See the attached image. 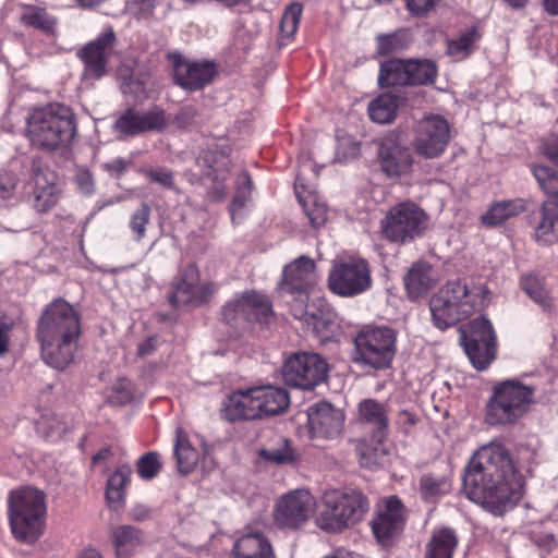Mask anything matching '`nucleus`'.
Returning <instances> with one entry per match:
<instances>
[{
    "mask_svg": "<svg viewBox=\"0 0 558 558\" xmlns=\"http://www.w3.org/2000/svg\"><path fill=\"white\" fill-rule=\"evenodd\" d=\"M253 191V180L247 171H243L238 180L236 190L229 205V213L232 221L235 214L248 202Z\"/></svg>",
    "mask_w": 558,
    "mask_h": 558,
    "instance_id": "obj_43",
    "label": "nucleus"
},
{
    "mask_svg": "<svg viewBox=\"0 0 558 558\" xmlns=\"http://www.w3.org/2000/svg\"><path fill=\"white\" fill-rule=\"evenodd\" d=\"M300 204L302 205L304 213L306 214L310 223L314 228L322 227L327 220V208L324 204L317 203L314 198L305 201L299 197Z\"/></svg>",
    "mask_w": 558,
    "mask_h": 558,
    "instance_id": "obj_48",
    "label": "nucleus"
},
{
    "mask_svg": "<svg viewBox=\"0 0 558 558\" xmlns=\"http://www.w3.org/2000/svg\"><path fill=\"white\" fill-rule=\"evenodd\" d=\"M112 457H113L112 447L106 446V447L101 448L96 454L93 456L92 463L94 465H96L100 462H106V461L110 460Z\"/></svg>",
    "mask_w": 558,
    "mask_h": 558,
    "instance_id": "obj_62",
    "label": "nucleus"
},
{
    "mask_svg": "<svg viewBox=\"0 0 558 558\" xmlns=\"http://www.w3.org/2000/svg\"><path fill=\"white\" fill-rule=\"evenodd\" d=\"M162 463L156 451H149L140 457L136 462L137 475L144 481L155 478L161 471Z\"/></svg>",
    "mask_w": 558,
    "mask_h": 558,
    "instance_id": "obj_45",
    "label": "nucleus"
},
{
    "mask_svg": "<svg viewBox=\"0 0 558 558\" xmlns=\"http://www.w3.org/2000/svg\"><path fill=\"white\" fill-rule=\"evenodd\" d=\"M398 423L404 428L405 432H409L410 428L414 427L416 424L415 412L409 410H401L398 413Z\"/></svg>",
    "mask_w": 558,
    "mask_h": 558,
    "instance_id": "obj_61",
    "label": "nucleus"
},
{
    "mask_svg": "<svg viewBox=\"0 0 558 558\" xmlns=\"http://www.w3.org/2000/svg\"><path fill=\"white\" fill-rule=\"evenodd\" d=\"M407 101L408 97L404 92L397 89L383 92L368 102V118L377 124H390L397 119L399 109Z\"/></svg>",
    "mask_w": 558,
    "mask_h": 558,
    "instance_id": "obj_27",
    "label": "nucleus"
},
{
    "mask_svg": "<svg viewBox=\"0 0 558 558\" xmlns=\"http://www.w3.org/2000/svg\"><path fill=\"white\" fill-rule=\"evenodd\" d=\"M148 515L149 509L145 506H135L130 512V518L137 522L144 521Z\"/></svg>",
    "mask_w": 558,
    "mask_h": 558,
    "instance_id": "obj_64",
    "label": "nucleus"
},
{
    "mask_svg": "<svg viewBox=\"0 0 558 558\" xmlns=\"http://www.w3.org/2000/svg\"><path fill=\"white\" fill-rule=\"evenodd\" d=\"M448 122L439 116H430L421 121V156H440L449 143Z\"/></svg>",
    "mask_w": 558,
    "mask_h": 558,
    "instance_id": "obj_25",
    "label": "nucleus"
},
{
    "mask_svg": "<svg viewBox=\"0 0 558 558\" xmlns=\"http://www.w3.org/2000/svg\"><path fill=\"white\" fill-rule=\"evenodd\" d=\"M356 452L361 466L374 470L385 465L389 460V446L387 434L379 437L369 434L356 441Z\"/></svg>",
    "mask_w": 558,
    "mask_h": 558,
    "instance_id": "obj_29",
    "label": "nucleus"
},
{
    "mask_svg": "<svg viewBox=\"0 0 558 558\" xmlns=\"http://www.w3.org/2000/svg\"><path fill=\"white\" fill-rule=\"evenodd\" d=\"M33 208L40 214H46L57 206L61 192L56 182L54 172L44 163L41 158L32 160Z\"/></svg>",
    "mask_w": 558,
    "mask_h": 558,
    "instance_id": "obj_22",
    "label": "nucleus"
},
{
    "mask_svg": "<svg viewBox=\"0 0 558 558\" xmlns=\"http://www.w3.org/2000/svg\"><path fill=\"white\" fill-rule=\"evenodd\" d=\"M520 284L524 292L544 311L551 312L554 310V299L542 278L534 274H526L522 276Z\"/></svg>",
    "mask_w": 558,
    "mask_h": 558,
    "instance_id": "obj_41",
    "label": "nucleus"
},
{
    "mask_svg": "<svg viewBox=\"0 0 558 558\" xmlns=\"http://www.w3.org/2000/svg\"><path fill=\"white\" fill-rule=\"evenodd\" d=\"M259 456L277 465L294 463L298 460L295 450L287 438H282L277 447L262 449Z\"/></svg>",
    "mask_w": 558,
    "mask_h": 558,
    "instance_id": "obj_42",
    "label": "nucleus"
},
{
    "mask_svg": "<svg viewBox=\"0 0 558 558\" xmlns=\"http://www.w3.org/2000/svg\"><path fill=\"white\" fill-rule=\"evenodd\" d=\"M539 151L547 159L558 165V135L550 134L543 138L539 144Z\"/></svg>",
    "mask_w": 558,
    "mask_h": 558,
    "instance_id": "obj_55",
    "label": "nucleus"
},
{
    "mask_svg": "<svg viewBox=\"0 0 558 558\" xmlns=\"http://www.w3.org/2000/svg\"><path fill=\"white\" fill-rule=\"evenodd\" d=\"M46 513L47 504L44 492L24 486L9 493V523L17 542L28 545L36 543L44 533Z\"/></svg>",
    "mask_w": 558,
    "mask_h": 558,
    "instance_id": "obj_6",
    "label": "nucleus"
},
{
    "mask_svg": "<svg viewBox=\"0 0 558 558\" xmlns=\"http://www.w3.org/2000/svg\"><path fill=\"white\" fill-rule=\"evenodd\" d=\"M172 64L173 82L187 92H197L209 85L217 75L216 63L211 60L192 61L180 52L168 56Z\"/></svg>",
    "mask_w": 558,
    "mask_h": 558,
    "instance_id": "obj_17",
    "label": "nucleus"
},
{
    "mask_svg": "<svg viewBox=\"0 0 558 558\" xmlns=\"http://www.w3.org/2000/svg\"><path fill=\"white\" fill-rule=\"evenodd\" d=\"M131 477L132 468L130 464H121L110 474L106 485V499L110 507L124 504Z\"/></svg>",
    "mask_w": 558,
    "mask_h": 558,
    "instance_id": "obj_36",
    "label": "nucleus"
},
{
    "mask_svg": "<svg viewBox=\"0 0 558 558\" xmlns=\"http://www.w3.org/2000/svg\"><path fill=\"white\" fill-rule=\"evenodd\" d=\"M197 116V111L192 106L183 107L175 116V122L180 128L191 125Z\"/></svg>",
    "mask_w": 558,
    "mask_h": 558,
    "instance_id": "obj_59",
    "label": "nucleus"
},
{
    "mask_svg": "<svg viewBox=\"0 0 558 558\" xmlns=\"http://www.w3.org/2000/svg\"><path fill=\"white\" fill-rule=\"evenodd\" d=\"M376 53L388 57L408 49L414 41L409 28H399L392 33L378 34L376 36Z\"/></svg>",
    "mask_w": 558,
    "mask_h": 558,
    "instance_id": "obj_38",
    "label": "nucleus"
},
{
    "mask_svg": "<svg viewBox=\"0 0 558 558\" xmlns=\"http://www.w3.org/2000/svg\"><path fill=\"white\" fill-rule=\"evenodd\" d=\"M76 134V121L70 109L56 104L35 108L27 118L26 137L32 146L54 151L71 145Z\"/></svg>",
    "mask_w": 558,
    "mask_h": 558,
    "instance_id": "obj_5",
    "label": "nucleus"
},
{
    "mask_svg": "<svg viewBox=\"0 0 558 558\" xmlns=\"http://www.w3.org/2000/svg\"><path fill=\"white\" fill-rule=\"evenodd\" d=\"M368 509V499L362 493L328 490L322 499L317 525L326 532H342L359 523Z\"/></svg>",
    "mask_w": 558,
    "mask_h": 558,
    "instance_id": "obj_7",
    "label": "nucleus"
},
{
    "mask_svg": "<svg viewBox=\"0 0 558 558\" xmlns=\"http://www.w3.org/2000/svg\"><path fill=\"white\" fill-rule=\"evenodd\" d=\"M228 558H277L269 538L263 533H247L239 537Z\"/></svg>",
    "mask_w": 558,
    "mask_h": 558,
    "instance_id": "obj_30",
    "label": "nucleus"
},
{
    "mask_svg": "<svg viewBox=\"0 0 558 558\" xmlns=\"http://www.w3.org/2000/svg\"><path fill=\"white\" fill-rule=\"evenodd\" d=\"M112 401L123 405L133 401L135 397V386L126 378H120L113 387Z\"/></svg>",
    "mask_w": 558,
    "mask_h": 558,
    "instance_id": "obj_51",
    "label": "nucleus"
},
{
    "mask_svg": "<svg viewBox=\"0 0 558 558\" xmlns=\"http://www.w3.org/2000/svg\"><path fill=\"white\" fill-rule=\"evenodd\" d=\"M377 83L380 88L416 85L418 83V59L392 58L381 62Z\"/></svg>",
    "mask_w": 558,
    "mask_h": 558,
    "instance_id": "obj_24",
    "label": "nucleus"
},
{
    "mask_svg": "<svg viewBox=\"0 0 558 558\" xmlns=\"http://www.w3.org/2000/svg\"><path fill=\"white\" fill-rule=\"evenodd\" d=\"M231 160L228 154L219 147L203 149L196 158V166L199 168L203 177L214 174L230 173Z\"/></svg>",
    "mask_w": 558,
    "mask_h": 558,
    "instance_id": "obj_37",
    "label": "nucleus"
},
{
    "mask_svg": "<svg viewBox=\"0 0 558 558\" xmlns=\"http://www.w3.org/2000/svg\"><path fill=\"white\" fill-rule=\"evenodd\" d=\"M303 7L301 3H290L283 11L280 21L281 36L287 39H292L299 28Z\"/></svg>",
    "mask_w": 558,
    "mask_h": 558,
    "instance_id": "obj_44",
    "label": "nucleus"
},
{
    "mask_svg": "<svg viewBox=\"0 0 558 558\" xmlns=\"http://www.w3.org/2000/svg\"><path fill=\"white\" fill-rule=\"evenodd\" d=\"M525 210L523 199H510L495 203L480 218L485 227L493 228L504 223L507 219L515 217Z\"/></svg>",
    "mask_w": 558,
    "mask_h": 558,
    "instance_id": "obj_35",
    "label": "nucleus"
},
{
    "mask_svg": "<svg viewBox=\"0 0 558 558\" xmlns=\"http://www.w3.org/2000/svg\"><path fill=\"white\" fill-rule=\"evenodd\" d=\"M534 239L541 245H550L558 241V205L545 201L539 210V219L534 227Z\"/></svg>",
    "mask_w": 558,
    "mask_h": 558,
    "instance_id": "obj_34",
    "label": "nucleus"
},
{
    "mask_svg": "<svg viewBox=\"0 0 558 558\" xmlns=\"http://www.w3.org/2000/svg\"><path fill=\"white\" fill-rule=\"evenodd\" d=\"M354 362L375 369L390 366L396 353V333L389 327L362 329L354 338Z\"/></svg>",
    "mask_w": 558,
    "mask_h": 558,
    "instance_id": "obj_10",
    "label": "nucleus"
},
{
    "mask_svg": "<svg viewBox=\"0 0 558 558\" xmlns=\"http://www.w3.org/2000/svg\"><path fill=\"white\" fill-rule=\"evenodd\" d=\"M21 25L33 28L41 34L54 37L58 33V17L51 14L47 8L35 4L21 3Z\"/></svg>",
    "mask_w": 558,
    "mask_h": 558,
    "instance_id": "obj_32",
    "label": "nucleus"
},
{
    "mask_svg": "<svg viewBox=\"0 0 558 558\" xmlns=\"http://www.w3.org/2000/svg\"><path fill=\"white\" fill-rule=\"evenodd\" d=\"M114 43L116 35L110 29L78 48L76 57L84 65L83 80H100L108 74V65L112 57Z\"/></svg>",
    "mask_w": 558,
    "mask_h": 558,
    "instance_id": "obj_19",
    "label": "nucleus"
},
{
    "mask_svg": "<svg viewBox=\"0 0 558 558\" xmlns=\"http://www.w3.org/2000/svg\"><path fill=\"white\" fill-rule=\"evenodd\" d=\"M344 144H348V155L345 153H343V158H348V157H351V158H354L356 157L359 154H360V144L352 141V140H347V141H342L340 143V146H339V149H338V153L337 155L340 157V154H341V147L344 145Z\"/></svg>",
    "mask_w": 558,
    "mask_h": 558,
    "instance_id": "obj_63",
    "label": "nucleus"
},
{
    "mask_svg": "<svg viewBox=\"0 0 558 558\" xmlns=\"http://www.w3.org/2000/svg\"><path fill=\"white\" fill-rule=\"evenodd\" d=\"M146 177L161 186L173 190L174 189V179L173 172L169 169L165 168H150L146 170Z\"/></svg>",
    "mask_w": 558,
    "mask_h": 558,
    "instance_id": "obj_54",
    "label": "nucleus"
},
{
    "mask_svg": "<svg viewBox=\"0 0 558 558\" xmlns=\"http://www.w3.org/2000/svg\"><path fill=\"white\" fill-rule=\"evenodd\" d=\"M222 317L229 325H236L240 320L269 324L275 319V312L266 294L250 290L229 301L222 308Z\"/></svg>",
    "mask_w": 558,
    "mask_h": 558,
    "instance_id": "obj_15",
    "label": "nucleus"
},
{
    "mask_svg": "<svg viewBox=\"0 0 558 558\" xmlns=\"http://www.w3.org/2000/svg\"><path fill=\"white\" fill-rule=\"evenodd\" d=\"M534 396V386L518 379L496 384L486 405L487 421L495 425L514 423L529 411Z\"/></svg>",
    "mask_w": 558,
    "mask_h": 558,
    "instance_id": "obj_8",
    "label": "nucleus"
},
{
    "mask_svg": "<svg viewBox=\"0 0 558 558\" xmlns=\"http://www.w3.org/2000/svg\"><path fill=\"white\" fill-rule=\"evenodd\" d=\"M174 457L182 474L191 473L198 462V451L191 445L186 433L179 427L175 432Z\"/></svg>",
    "mask_w": 558,
    "mask_h": 558,
    "instance_id": "obj_40",
    "label": "nucleus"
},
{
    "mask_svg": "<svg viewBox=\"0 0 558 558\" xmlns=\"http://www.w3.org/2000/svg\"><path fill=\"white\" fill-rule=\"evenodd\" d=\"M327 373L326 360L316 353H294L282 366L286 384L301 389H314L327 378Z\"/></svg>",
    "mask_w": 558,
    "mask_h": 558,
    "instance_id": "obj_14",
    "label": "nucleus"
},
{
    "mask_svg": "<svg viewBox=\"0 0 558 558\" xmlns=\"http://www.w3.org/2000/svg\"><path fill=\"white\" fill-rule=\"evenodd\" d=\"M159 347V337L149 336L137 345V356L145 357L156 352Z\"/></svg>",
    "mask_w": 558,
    "mask_h": 558,
    "instance_id": "obj_58",
    "label": "nucleus"
},
{
    "mask_svg": "<svg viewBox=\"0 0 558 558\" xmlns=\"http://www.w3.org/2000/svg\"><path fill=\"white\" fill-rule=\"evenodd\" d=\"M380 228L383 236L390 242L414 240L418 232V207L412 202L396 205L381 220Z\"/></svg>",
    "mask_w": 558,
    "mask_h": 558,
    "instance_id": "obj_20",
    "label": "nucleus"
},
{
    "mask_svg": "<svg viewBox=\"0 0 558 558\" xmlns=\"http://www.w3.org/2000/svg\"><path fill=\"white\" fill-rule=\"evenodd\" d=\"M450 489V484L445 478H434L425 475L421 480V497L425 500H436L440 496L447 494Z\"/></svg>",
    "mask_w": 558,
    "mask_h": 558,
    "instance_id": "obj_47",
    "label": "nucleus"
},
{
    "mask_svg": "<svg viewBox=\"0 0 558 558\" xmlns=\"http://www.w3.org/2000/svg\"><path fill=\"white\" fill-rule=\"evenodd\" d=\"M466 496L488 511L501 515L522 498V477L507 448L492 441L473 456L463 475Z\"/></svg>",
    "mask_w": 558,
    "mask_h": 558,
    "instance_id": "obj_1",
    "label": "nucleus"
},
{
    "mask_svg": "<svg viewBox=\"0 0 558 558\" xmlns=\"http://www.w3.org/2000/svg\"><path fill=\"white\" fill-rule=\"evenodd\" d=\"M201 274L195 263L186 264L173 279L168 295L169 304L175 308H193L208 303L218 290L213 281L199 283Z\"/></svg>",
    "mask_w": 558,
    "mask_h": 558,
    "instance_id": "obj_11",
    "label": "nucleus"
},
{
    "mask_svg": "<svg viewBox=\"0 0 558 558\" xmlns=\"http://www.w3.org/2000/svg\"><path fill=\"white\" fill-rule=\"evenodd\" d=\"M438 73L437 65L432 60H421V85L433 84Z\"/></svg>",
    "mask_w": 558,
    "mask_h": 558,
    "instance_id": "obj_56",
    "label": "nucleus"
},
{
    "mask_svg": "<svg viewBox=\"0 0 558 558\" xmlns=\"http://www.w3.org/2000/svg\"><path fill=\"white\" fill-rule=\"evenodd\" d=\"M440 279L439 272L421 263V291L432 288Z\"/></svg>",
    "mask_w": 558,
    "mask_h": 558,
    "instance_id": "obj_57",
    "label": "nucleus"
},
{
    "mask_svg": "<svg viewBox=\"0 0 558 558\" xmlns=\"http://www.w3.org/2000/svg\"><path fill=\"white\" fill-rule=\"evenodd\" d=\"M418 151V133L398 128L387 134L378 148L381 170L389 178H402L411 173L413 154Z\"/></svg>",
    "mask_w": 558,
    "mask_h": 558,
    "instance_id": "obj_9",
    "label": "nucleus"
},
{
    "mask_svg": "<svg viewBox=\"0 0 558 558\" xmlns=\"http://www.w3.org/2000/svg\"><path fill=\"white\" fill-rule=\"evenodd\" d=\"M317 284L315 262L307 256H300L283 268L281 291L289 293L300 301L291 306L292 315L311 326L314 331L322 332L329 323V304L325 299H318V305L308 304V295Z\"/></svg>",
    "mask_w": 558,
    "mask_h": 558,
    "instance_id": "obj_3",
    "label": "nucleus"
},
{
    "mask_svg": "<svg viewBox=\"0 0 558 558\" xmlns=\"http://www.w3.org/2000/svg\"><path fill=\"white\" fill-rule=\"evenodd\" d=\"M81 336L78 313L64 299H57L44 308L36 326L43 361L59 371L69 367L75 357Z\"/></svg>",
    "mask_w": 558,
    "mask_h": 558,
    "instance_id": "obj_2",
    "label": "nucleus"
},
{
    "mask_svg": "<svg viewBox=\"0 0 558 558\" xmlns=\"http://www.w3.org/2000/svg\"><path fill=\"white\" fill-rule=\"evenodd\" d=\"M359 420L369 434L384 437L388 434V412L386 405L375 399H364L359 403Z\"/></svg>",
    "mask_w": 558,
    "mask_h": 558,
    "instance_id": "obj_33",
    "label": "nucleus"
},
{
    "mask_svg": "<svg viewBox=\"0 0 558 558\" xmlns=\"http://www.w3.org/2000/svg\"><path fill=\"white\" fill-rule=\"evenodd\" d=\"M487 290L469 279L449 280L429 301L436 327L444 330L481 311L486 304Z\"/></svg>",
    "mask_w": 558,
    "mask_h": 558,
    "instance_id": "obj_4",
    "label": "nucleus"
},
{
    "mask_svg": "<svg viewBox=\"0 0 558 558\" xmlns=\"http://www.w3.org/2000/svg\"><path fill=\"white\" fill-rule=\"evenodd\" d=\"M405 524V509L397 496L388 497L373 519L371 526L377 542L389 547Z\"/></svg>",
    "mask_w": 558,
    "mask_h": 558,
    "instance_id": "obj_21",
    "label": "nucleus"
},
{
    "mask_svg": "<svg viewBox=\"0 0 558 558\" xmlns=\"http://www.w3.org/2000/svg\"><path fill=\"white\" fill-rule=\"evenodd\" d=\"M372 284L369 263L359 256H348L335 263L328 276L330 291L342 298L360 295Z\"/></svg>",
    "mask_w": 558,
    "mask_h": 558,
    "instance_id": "obj_12",
    "label": "nucleus"
},
{
    "mask_svg": "<svg viewBox=\"0 0 558 558\" xmlns=\"http://www.w3.org/2000/svg\"><path fill=\"white\" fill-rule=\"evenodd\" d=\"M344 416L340 410L326 401L307 409V425L312 438L332 439L343 427Z\"/></svg>",
    "mask_w": 558,
    "mask_h": 558,
    "instance_id": "obj_23",
    "label": "nucleus"
},
{
    "mask_svg": "<svg viewBox=\"0 0 558 558\" xmlns=\"http://www.w3.org/2000/svg\"><path fill=\"white\" fill-rule=\"evenodd\" d=\"M458 545V538L453 530L440 527L433 532L427 545L425 558H452Z\"/></svg>",
    "mask_w": 558,
    "mask_h": 558,
    "instance_id": "obj_39",
    "label": "nucleus"
},
{
    "mask_svg": "<svg viewBox=\"0 0 558 558\" xmlns=\"http://www.w3.org/2000/svg\"><path fill=\"white\" fill-rule=\"evenodd\" d=\"M221 417L230 423L259 420L253 387L231 392L223 401Z\"/></svg>",
    "mask_w": 558,
    "mask_h": 558,
    "instance_id": "obj_26",
    "label": "nucleus"
},
{
    "mask_svg": "<svg viewBox=\"0 0 558 558\" xmlns=\"http://www.w3.org/2000/svg\"><path fill=\"white\" fill-rule=\"evenodd\" d=\"M460 342L472 365L483 371L494 361L496 336L492 323L484 316L471 320L462 329Z\"/></svg>",
    "mask_w": 558,
    "mask_h": 558,
    "instance_id": "obj_13",
    "label": "nucleus"
},
{
    "mask_svg": "<svg viewBox=\"0 0 558 558\" xmlns=\"http://www.w3.org/2000/svg\"><path fill=\"white\" fill-rule=\"evenodd\" d=\"M151 209L149 205L146 203H142L140 208H137L130 217L129 227L134 234V240L136 242L142 241V239L146 234V227L150 221Z\"/></svg>",
    "mask_w": 558,
    "mask_h": 558,
    "instance_id": "obj_46",
    "label": "nucleus"
},
{
    "mask_svg": "<svg viewBox=\"0 0 558 558\" xmlns=\"http://www.w3.org/2000/svg\"><path fill=\"white\" fill-rule=\"evenodd\" d=\"M253 392L256 398L259 420L279 415L289 408V392L281 387L272 385L253 386Z\"/></svg>",
    "mask_w": 558,
    "mask_h": 558,
    "instance_id": "obj_28",
    "label": "nucleus"
},
{
    "mask_svg": "<svg viewBox=\"0 0 558 558\" xmlns=\"http://www.w3.org/2000/svg\"><path fill=\"white\" fill-rule=\"evenodd\" d=\"M475 32L466 31L459 38L448 43V53L456 59H463L471 53Z\"/></svg>",
    "mask_w": 558,
    "mask_h": 558,
    "instance_id": "obj_49",
    "label": "nucleus"
},
{
    "mask_svg": "<svg viewBox=\"0 0 558 558\" xmlns=\"http://www.w3.org/2000/svg\"><path fill=\"white\" fill-rule=\"evenodd\" d=\"M314 498L306 489H295L282 495L275 504L272 517L280 529L298 530L311 518Z\"/></svg>",
    "mask_w": 558,
    "mask_h": 558,
    "instance_id": "obj_16",
    "label": "nucleus"
},
{
    "mask_svg": "<svg viewBox=\"0 0 558 558\" xmlns=\"http://www.w3.org/2000/svg\"><path fill=\"white\" fill-rule=\"evenodd\" d=\"M404 290L411 301L418 300V262H414L403 277Z\"/></svg>",
    "mask_w": 558,
    "mask_h": 558,
    "instance_id": "obj_53",
    "label": "nucleus"
},
{
    "mask_svg": "<svg viewBox=\"0 0 558 558\" xmlns=\"http://www.w3.org/2000/svg\"><path fill=\"white\" fill-rule=\"evenodd\" d=\"M229 173L214 174L209 177L211 184L206 190V197L214 203H221L228 194L227 181Z\"/></svg>",
    "mask_w": 558,
    "mask_h": 558,
    "instance_id": "obj_50",
    "label": "nucleus"
},
{
    "mask_svg": "<svg viewBox=\"0 0 558 558\" xmlns=\"http://www.w3.org/2000/svg\"><path fill=\"white\" fill-rule=\"evenodd\" d=\"M111 543L117 558H131L145 544L144 531L131 524H121L111 532Z\"/></svg>",
    "mask_w": 558,
    "mask_h": 558,
    "instance_id": "obj_31",
    "label": "nucleus"
},
{
    "mask_svg": "<svg viewBox=\"0 0 558 558\" xmlns=\"http://www.w3.org/2000/svg\"><path fill=\"white\" fill-rule=\"evenodd\" d=\"M19 178L11 171L0 172V206L15 196Z\"/></svg>",
    "mask_w": 558,
    "mask_h": 558,
    "instance_id": "obj_52",
    "label": "nucleus"
},
{
    "mask_svg": "<svg viewBox=\"0 0 558 558\" xmlns=\"http://www.w3.org/2000/svg\"><path fill=\"white\" fill-rule=\"evenodd\" d=\"M170 123L167 112L160 107L140 111L133 107L123 110L113 123L120 137H133L148 132H161Z\"/></svg>",
    "mask_w": 558,
    "mask_h": 558,
    "instance_id": "obj_18",
    "label": "nucleus"
},
{
    "mask_svg": "<svg viewBox=\"0 0 558 558\" xmlns=\"http://www.w3.org/2000/svg\"><path fill=\"white\" fill-rule=\"evenodd\" d=\"M102 168L112 177H122L128 169V161L123 158H117L102 165Z\"/></svg>",
    "mask_w": 558,
    "mask_h": 558,
    "instance_id": "obj_60",
    "label": "nucleus"
}]
</instances>
